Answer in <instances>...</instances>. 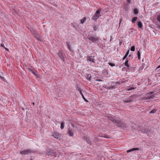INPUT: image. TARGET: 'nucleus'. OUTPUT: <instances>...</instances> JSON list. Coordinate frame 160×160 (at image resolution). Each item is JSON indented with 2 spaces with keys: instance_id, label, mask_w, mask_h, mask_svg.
Returning a JSON list of instances; mask_svg holds the SVG:
<instances>
[{
  "instance_id": "nucleus-19",
  "label": "nucleus",
  "mask_w": 160,
  "mask_h": 160,
  "mask_svg": "<svg viewBox=\"0 0 160 160\" xmlns=\"http://www.w3.org/2000/svg\"><path fill=\"white\" fill-rule=\"evenodd\" d=\"M129 50H128V51H127L126 54L124 56V57L122 59L123 60H124L127 57L128 55V54L129 53Z\"/></svg>"
},
{
  "instance_id": "nucleus-43",
  "label": "nucleus",
  "mask_w": 160,
  "mask_h": 160,
  "mask_svg": "<svg viewBox=\"0 0 160 160\" xmlns=\"http://www.w3.org/2000/svg\"><path fill=\"white\" fill-rule=\"evenodd\" d=\"M160 68V65L158 66L156 68V70H157L158 68Z\"/></svg>"
},
{
  "instance_id": "nucleus-42",
  "label": "nucleus",
  "mask_w": 160,
  "mask_h": 160,
  "mask_svg": "<svg viewBox=\"0 0 160 160\" xmlns=\"http://www.w3.org/2000/svg\"><path fill=\"white\" fill-rule=\"evenodd\" d=\"M127 1L129 3H130L131 2V0H127Z\"/></svg>"
},
{
  "instance_id": "nucleus-38",
  "label": "nucleus",
  "mask_w": 160,
  "mask_h": 160,
  "mask_svg": "<svg viewBox=\"0 0 160 160\" xmlns=\"http://www.w3.org/2000/svg\"><path fill=\"white\" fill-rule=\"evenodd\" d=\"M0 77L1 78L2 80H4V78L3 77H2V76H1V75H0Z\"/></svg>"
},
{
  "instance_id": "nucleus-17",
  "label": "nucleus",
  "mask_w": 160,
  "mask_h": 160,
  "mask_svg": "<svg viewBox=\"0 0 160 160\" xmlns=\"http://www.w3.org/2000/svg\"><path fill=\"white\" fill-rule=\"evenodd\" d=\"M91 75L90 74H88L86 76L87 79L89 81H91Z\"/></svg>"
},
{
  "instance_id": "nucleus-14",
  "label": "nucleus",
  "mask_w": 160,
  "mask_h": 160,
  "mask_svg": "<svg viewBox=\"0 0 160 160\" xmlns=\"http://www.w3.org/2000/svg\"><path fill=\"white\" fill-rule=\"evenodd\" d=\"M76 88L77 90H78L79 92L80 93L81 95L83 94L82 93V89L78 87V85L77 84L76 85Z\"/></svg>"
},
{
  "instance_id": "nucleus-6",
  "label": "nucleus",
  "mask_w": 160,
  "mask_h": 160,
  "mask_svg": "<svg viewBox=\"0 0 160 160\" xmlns=\"http://www.w3.org/2000/svg\"><path fill=\"white\" fill-rule=\"evenodd\" d=\"M32 152H33L29 149L25 150L23 151H21L20 152V153L21 154L23 155L28 154Z\"/></svg>"
},
{
  "instance_id": "nucleus-13",
  "label": "nucleus",
  "mask_w": 160,
  "mask_h": 160,
  "mask_svg": "<svg viewBox=\"0 0 160 160\" xmlns=\"http://www.w3.org/2000/svg\"><path fill=\"white\" fill-rule=\"evenodd\" d=\"M73 130L72 129H69L68 133L70 136L72 137L73 135Z\"/></svg>"
},
{
  "instance_id": "nucleus-31",
  "label": "nucleus",
  "mask_w": 160,
  "mask_h": 160,
  "mask_svg": "<svg viewBox=\"0 0 160 160\" xmlns=\"http://www.w3.org/2000/svg\"><path fill=\"white\" fill-rule=\"evenodd\" d=\"M157 20L160 23V14L158 16Z\"/></svg>"
},
{
  "instance_id": "nucleus-27",
  "label": "nucleus",
  "mask_w": 160,
  "mask_h": 160,
  "mask_svg": "<svg viewBox=\"0 0 160 160\" xmlns=\"http://www.w3.org/2000/svg\"><path fill=\"white\" fill-rule=\"evenodd\" d=\"M130 50L131 51H134L135 50V47L134 46H133L131 47Z\"/></svg>"
},
{
  "instance_id": "nucleus-15",
  "label": "nucleus",
  "mask_w": 160,
  "mask_h": 160,
  "mask_svg": "<svg viewBox=\"0 0 160 160\" xmlns=\"http://www.w3.org/2000/svg\"><path fill=\"white\" fill-rule=\"evenodd\" d=\"M52 136L57 139H58L59 137V134L56 132L53 133Z\"/></svg>"
},
{
  "instance_id": "nucleus-18",
  "label": "nucleus",
  "mask_w": 160,
  "mask_h": 160,
  "mask_svg": "<svg viewBox=\"0 0 160 160\" xmlns=\"http://www.w3.org/2000/svg\"><path fill=\"white\" fill-rule=\"evenodd\" d=\"M138 25L140 28H142V24L141 21H140L138 22Z\"/></svg>"
},
{
  "instance_id": "nucleus-33",
  "label": "nucleus",
  "mask_w": 160,
  "mask_h": 160,
  "mask_svg": "<svg viewBox=\"0 0 160 160\" xmlns=\"http://www.w3.org/2000/svg\"><path fill=\"white\" fill-rule=\"evenodd\" d=\"M82 98L85 101H86L87 102H88V101L84 97V95L83 94L82 95Z\"/></svg>"
},
{
  "instance_id": "nucleus-23",
  "label": "nucleus",
  "mask_w": 160,
  "mask_h": 160,
  "mask_svg": "<svg viewBox=\"0 0 160 160\" xmlns=\"http://www.w3.org/2000/svg\"><path fill=\"white\" fill-rule=\"evenodd\" d=\"M137 19V17H134L133 18H132V23H134Z\"/></svg>"
},
{
  "instance_id": "nucleus-37",
  "label": "nucleus",
  "mask_w": 160,
  "mask_h": 160,
  "mask_svg": "<svg viewBox=\"0 0 160 160\" xmlns=\"http://www.w3.org/2000/svg\"><path fill=\"white\" fill-rule=\"evenodd\" d=\"M0 46H1V47H3V48H5V46H4V44H2H2H1Z\"/></svg>"
},
{
  "instance_id": "nucleus-47",
  "label": "nucleus",
  "mask_w": 160,
  "mask_h": 160,
  "mask_svg": "<svg viewBox=\"0 0 160 160\" xmlns=\"http://www.w3.org/2000/svg\"><path fill=\"white\" fill-rule=\"evenodd\" d=\"M131 54H130V55H128V57H131Z\"/></svg>"
},
{
  "instance_id": "nucleus-22",
  "label": "nucleus",
  "mask_w": 160,
  "mask_h": 160,
  "mask_svg": "<svg viewBox=\"0 0 160 160\" xmlns=\"http://www.w3.org/2000/svg\"><path fill=\"white\" fill-rule=\"evenodd\" d=\"M101 12V9L97 10L96 12H95V14H99V15H101L100 14V12Z\"/></svg>"
},
{
  "instance_id": "nucleus-36",
  "label": "nucleus",
  "mask_w": 160,
  "mask_h": 160,
  "mask_svg": "<svg viewBox=\"0 0 160 160\" xmlns=\"http://www.w3.org/2000/svg\"><path fill=\"white\" fill-rule=\"evenodd\" d=\"M32 73L35 76H37V73L35 72V71L34 70L33 71H32Z\"/></svg>"
},
{
  "instance_id": "nucleus-7",
  "label": "nucleus",
  "mask_w": 160,
  "mask_h": 160,
  "mask_svg": "<svg viewBox=\"0 0 160 160\" xmlns=\"http://www.w3.org/2000/svg\"><path fill=\"white\" fill-rule=\"evenodd\" d=\"M111 85L112 88H113V89H114L117 88L120 85V83L119 82H113L111 84Z\"/></svg>"
},
{
  "instance_id": "nucleus-26",
  "label": "nucleus",
  "mask_w": 160,
  "mask_h": 160,
  "mask_svg": "<svg viewBox=\"0 0 160 160\" xmlns=\"http://www.w3.org/2000/svg\"><path fill=\"white\" fill-rule=\"evenodd\" d=\"M137 56L138 59H140V53L139 51H138L137 52Z\"/></svg>"
},
{
  "instance_id": "nucleus-1",
  "label": "nucleus",
  "mask_w": 160,
  "mask_h": 160,
  "mask_svg": "<svg viewBox=\"0 0 160 160\" xmlns=\"http://www.w3.org/2000/svg\"><path fill=\"white\" fill-rule=\"evenodd\" d=\"M114 123L117 125L118 127H121L124 129L127 127V125L126 124L123 122V121L121 120H116L115 119H111Z\"/></svg>"
},
{
  "instance_id": "nucleus-2",
  "label": "nucleus",
  "mask_w": 160,
  "mask_h": 160,
  "mask_svg": "<svg viewBox=\"0 0 160 160\" xmlns=\"http://www.w3.org/2000/svg\"><path fill=\"white\" fill-rule=\"evenodd\" d=\"M142 132L143 133H146L148 136H151V130L147 128H143L141 130Z\"/></svg>"
},
{
  "instance_id": "nucleus-28",
  "label": "nucleus",
  "mask_w": 160,
  "mask_h": 160,
  "mask_svg": "<svg viewBox=\"0 0 160 160\" xmlns=\"http://www.w3.org/2000/svg\"><path fill=\"white\" fill-rule=\"evenodd\" d=\"M106 88V89H108V90L113 89V88H112V87L111 85L110 86L107 87Z\"/></svg>"
},
{
  "instance_id": "nucleus-30",
  "label": "nucleus",
  "mask_w": 160,
  "mask_h": 160,
  "mask_svg": "<svg viewBox=\"0 0 160 160\" xmlns=\"http://www.w3.org/2000/svg\"><path fill=\"white\" fill-rule=\"evenodd\" d=\"M134 89H135V88H134L130 87L127 89V90L129 91L131 90H132Z\"/></svg>"
},
{
  "instance_id": "nucleus-11",
  "label": "nucleus",
  "mask_w": 160,
  "mask_h": 160,
  "mask_svg": "<svg viewBox=\"0 0 160 160\" xmlns=\"http://www.w3.org/2000/svg\"><path fill=\"white\" fill-rule=\"evenodd\" d=\"M101 15H99L96 14H94V15L92 17V19L94 21H96L98 19H99Z\"/></svg>"
},
{
  "instance_id": "nucleus-45",
  "label": "nucleus",
  "mask_w": 160,
  "mask_h": 160,
  "mask_svg": "<svg viewBox=\"0 0 160 160\" xmlns=\"http://www.w3.org/2000/svg\"><path fill=\"white\" fill-rule=\"evenodd\" d=\"M132 29H132V28L131 29H129V30H131V32H132Z\"/></svg>"
},
{
  "instance_id": "nucleus-48",
  "label": "nucleus",
  "mask_w": 160,
  "mask_h": 160,
  "mask_svg": "<svg viewBox=\"0 0 160 160\" xmlns=\"http://www.w3.org/2000/svg\"><path fill=\"white\" fill-rule=\"evenodd\" d=\"M22 109L23 110H24V109L23 108H22Z\"/></svg>"
},
{
  "instance_id": "nucleus-21",
  "label": "nucleus",
  "mask_w": 160,
  "mask_h": 160,
  "mask_svg": "<svg viewBox=\"0 0 160 160\" xmlns=\"http://www.w3.org/2000/svg\"><path fill=\"white\" fill-rule=\"evenodd\" d=\"M98 27H99V26L98 25H96L94 26L93 27V30L95 31H96L97 30Z\"/></svg>"
},
{
  "instance_id": "nucleus-49",
  "label": "nucleus",
  "mask_w": 160,
  "mask_h": 160,
  "mask_svg": "<svg viewBox=\"0 0 160 160\" xmlns=\"http://www.w3.org/2000/svg\"><path fill=\"white\" fill-rule=\"evenodd\" d=\"M33 70H32L30 72H32V71H33Z\"/></svg>"
},
{
  "instance_id": "nucleus-9",
  "label": "nucleus",
  "mask_w": 160,
  "mask_h": 160,
  "mask_svg": "<svg viewBox=\"0 0 160 160\" xmlns=\"http://www.w3.org/2000/svg\"><path fill=\"white\" fill-rule=\"evenodd\" d=\"M133 99L132 97L131 96L127 98L125 100L123 101V102L125 103H130L132 102Z\"/></svg>"
},
{
  "instance_id": "nucleus-46",
  "label": "nucleus",
  "mask_w": 160,
  "mask_h": 160,
  "mask_svg": "<svg viewBox=\"0 0 160 160\" xmlns=\"http://www.w3.org/2000/svg\"><path fill=\"white\" fill-rule=\"evenodd\" d=\"M121 22V19H120V22H119V25H120Z\"/></svg>"
},
{
  "instance_id": "nucleus-4",
  "label": "nucleus",
  "mask_w": 160,
  "mask_h": 160,
  "mask_svg": "<svg viewBox=\"0 0 160 160\" xmlns=\"http://www.w3.org/2000/svg\"><path fill=\"white\" fill-rule=\"evenodd\" d=\"M46 153L48 155L54 156L55 157L57 156L56 151L54 150L51 149H48Z\"/></svg>"
},
{
  "instance_id": "nucleus-40",
  "label": "nucleus",
  "mask_w": 160,
  "mask_h": 160,
  "mask_svg": "<svg viewBox=\"0 0 160 160\" xmlns=\"http://www.w3.org/2000/svg\"><path fill=\"white\" fill-rule=\"evenodd\" d=\"M96 81H102V80H101V79H96Z\"/></svg>"
},
{
  "instance_id": "nucleus-25",
  "label": "nucleus",
  "mask_w": 160,
  "mask_h": 160,
  "mask_svg": "<svg viewBox=\"0 0 160 160\" xmlns=\"http://www.w3.org/2000/svg\"><path fill=\"white\" fill-rule=\"evenodd\" d=\"M86 21V19L85 18L81 19V23L82 24L83 23Z\"/></svg>"
},
{
  "instance_id": "nucleus-10",
  "label": "nucleus",
  "mask_w": 160,
  "mask_h": 160,
  "mask_svg": "<svg viewBox=\"0 0 160 160\" xmlns=\"http://www.w3.org/2000/svg\"><path fill=\"white\" fill-rule=\"evenodd\" d=\"M87 59L88 61L91 62L93 63H95L94 57V56H88L87 57Z\"/></svg>"
},
{
  "instance_id": "nucleus-3",
  "label": "nucleus",
  "mask_w": 160,
  "mask_h": 160,
  "mask_svg": "<svg viewBox=\"0 0 160 160\" xmlns=\"http://www.w3.org/2000/svg\"><path fill=\"white\" fill-rule=\"evenodd\" d=\"M87 38L92 43H96L98 41V38L95 36H88L87 37Z\"/></svg>"
},
{
  "instance_id": "nucleus-12",
  "label": "nucleus",
  "mask_w": 160,
  "mask_h": 160,
  "mask_svg": "<svg viewBox=\"0 0 160 160\" xmlns=\"http://www.w3.org/2000/svg\"><path fill=\"white\" fill-rule=\"evenodd\" d=\"M83 139L85 141L88 143L90 145H92V143L91 141L90 140L89 138H88L84 136L83 137Z\"/></svg>"
},
{
  "instance_id": "nucleus-29",
  "label": "nucleus",
  "mask_w": 160,
  "mask_h": 160,
  "mask_svg": "<svg viewBox=\"0 0 160 160\" xmlns=\"http://www.w3.org/2000/svg\"><path fill=\"white\" fill-rule=\"evenodd\" d=\"M66 44H67V45L68 46V49H69V50L71 51V48H70V44L69 43V42H66Z\"/></svg>"
},
{
  "instance_id": "nucleus-50",
  "label": "nucleus",
  "mask_w": 160,
  "mask_h": 160,
  "mask_svg": "<svg viewBox=\"0 0 160 160\" xmlns=\"http://www.w3.org/2000/svg\"><path fill=\"white\" fill-rule=\"evenodd\" d=\"M33 105H34V102H33Z\"/></svg>"
},
{
  "instance_id": "nucleus-39",
  "label": "nucleus",
  "mask_w": 160,
  "mask_h": 160,
  "mask_svg": "<svg viewBox=\"0 0 160 160\" xmlns=\"http://www.w3.org/2000/svg\"><path fill=\"white\" fill-rule=\"evenodd\" d=\"M8 52H9V50L8 48H6L5 47L4 48Z\"/></svg>"
},
{
  "instance_id": "nucleus-16",
  "label": "nucleus",
  "mask_w": 160,
  "mask_h": 160,
  "mask_svg": "<svg viewBox=\"0 0 160 160\" xmlns=\"http://www.w3.org/2000/svg\"><path fill=\"white\" fill-rule=\"evenodd\" d=\"M139 149V148H132V149L128 150H127V153H128L129 152H132L134 151L135 150H138Z\"/></svg>"
},
{
  "instance_id": "nucleus-35",
  "label": "nucleus",
  "mask_w": 160,
  "mask_h": 160,
  "mask_svg": "<svg viewBox=\"0 0 160 160\" xmlns=\"http://www.w3.org/2000/svg\"><path fill=\"white\" fill-rule=\"evenodd\" d=\"M134 12L135 14H137L138 12V11L137 9H135L134 10Z\"/></svg>"
},
{
  "instance_id": "nucleus-41",
  "label": "nucleus",
  "mask_w": 160,
  "mask_h": 160,
  "mask_svg": "<svg viewBox=\"0 0 160 160\" xmlns=\"http://www.w3.org/2000/svg\"><path fill=\"white\" fill-rule=\"evenodd\" d=\"M30 31L32 32H34V30L33 29H31Z\"/></svg>"
},
{
  "instance_id": "nucleus-44",
  "label": "nucleus",
  "mask_w": 160,
  "mask_h": 160,
  "mask_svg": "<svg viewBox=\"0 0 160 160\" xmlns=\"http://www.w3.org/2000/svg\"><path fill=\"white\" fill-rule=\"evenodd\" d=\"M28 70L30 71H31L32 70V69L30 68H28Z\"/></svg>"
},
{
  "instance_id": "nucleus-32",
  "label": "nucleus",
  "mask_w": 160,
  "mask_h": 160,
  "mask_svg": "<svg viewBox=\"0 0 160 160\" xmlns=\"http://www.w3.org/2000/svg\"><path fill=\"white\" fill-rule=\"evenodd\" d=\"M156 111L155 109H153L152 110H151L150 112V113H154L156 112Z\"/></svg>"
},
{
  "instance_id": "nucleus-5",
  "label": "nucleus",
  "mask_w": 160,
  "mask_h": 160,
  "mask_svg": "<svg viewBox=\"0 0 160 160\" xmlns=\"http://www.w3.org/2000/svg\"><path fill=\"white\" fill-rule=\"evenodd\" d=\"M153 93V92H152L149 93H147L146 94V96L144 97L143 99L144 100H148L150 99L153 98L154 97H155V96L153 95H151V94H152Z\"/></svg>"
},
{
  "instance_id": "nucleus-8",
  "label": "nucleus",
  "mask_w": 160,
  "mask_h": 160,
  "mask_svg": "<svg viewBox=\"0 0 160 160\" xmlns=\"http://www.w3.org/2000/svg\"><path fill=\"white\" fill-rule=\"evenodd\" d=\"M58 56L63 61H65L64 55L62 51H59L58 53Z\"/></svg>"
},
{
  "instance_id": "nucleus-34",
  "label": "nucleus",
  "mask_w": 160,
  "mask_h": 160,
  "mask_svg": "<svg viewBox=\"0 0 160 160\" xmlns=\"http://www.w3.org/2000/svg\"><path fill=\"white\" fill-rule=\"evenodd\" d=\"M108 64L111 67H113L115 66V64L114 63H109Z\"/></svg>"
},
{
  "instance_id": "nucleus-24",
  "label": "nucleus",
  "mask_w": 160,
  "mask_h": 160,
  "mask_svg": "<svg viewBox=\"0 0 160 160\" xmlns=\"http://www.w3.org/2000/svg\"><path fill=\"white\" fill-rule=\"evenodd\" d=\"M128 60H127L125 61V62L124 63L125 65V66H127V67H129V65L128 64Z\"/></svg>"
},
{
  "instance_id": "nucleus-20",
  "label": "nucleus",
  "mask_w": 160,
  "mask_h": 160,
  "mask_svg": "<svg viewBox=\"0 0 160 160\" xmlns=\"http://www.w3.org/2000/svg\"><path fill=\"white\" fill-rule=\"evenodd\" d=\"M61 125L60 128L61 129H63L64 127V124H65L64 122L63 121L62 122H61Z\"/></svg>"
}]
</instances>
